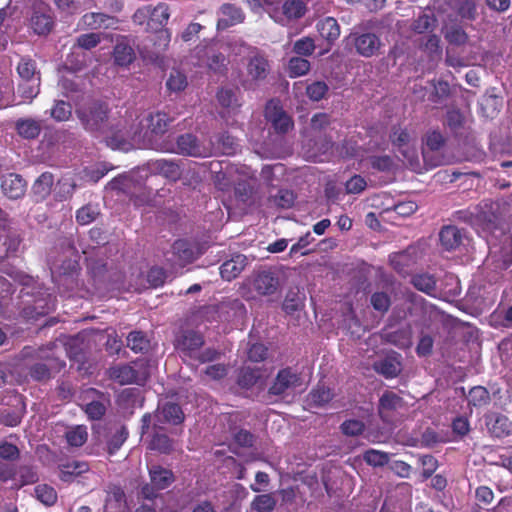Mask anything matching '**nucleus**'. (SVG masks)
I'll list each match as a JSON object with an SVG mask.
<instances>
[{
	"label": "nucleus",
	"instance_id": "f257e3e1",
	"mask_svg": "<svg viewBox=\"0 0 512 512\" xmlns=\"http://www.w3.org/2000/svg\"><path fill=\"white\" fill-rule=\"evenodd\" d=\"M83 127L99 137H104L112 149L127 150L129 143L121 131L114 132L108 119V106L102 102H91L76 110Z\"/></svg>",
	"mask_w": 512,
	"mask_h": 512
},
{
	"label": "nucleus",
	"instance_id": "f03ea898",
	"mask_svg": "<svg viewBox=\"0 0 512 512\" xmlns=\"http://www.w3.org/2000/svg\"><path fill=\"white\" fill-rule=\"evenodd\" d=\"M280 281L275 271L263 269L253 272L243 283V294L248 299L271 296L278 292Z\"/></svg>",
	"mask_w": 512,
	"mask_h": 512
},
{
	"label": "nucleus",
	"instance_id": "7ed1b4c3",
	"mask_svg": "<svg viewBox=\"0 0 512 512\" xmlns=\"http://www.w3.org/2000/svg\"><path fill=\"white\" fill-rule=\"evenodd\" d=\"M213 146V142L209 145L201 144L197 138L190 133L179 136L176 141V146L167 143H149V147L155 150L202 158L212 155L214 150Z\"/></svg>",
	"mask_w": 512,
	"mask_h": 512
},
{
	"label": "nucleus",
	"instance_id": "20e7f679",
	"mask_svg": "<svg viewBox=\"0 0 512 512\" xmlns=\"http://www.w3.org/2000/svg\"><path fill=\"white\" fill-rule=\"evenodd\" d=\"M204 344L201 334L195 331H185L177 341V349L183 357L197 359L201 363L217 359L219 353L215 349L207 348L200 351Z\"/></svg>",
	"mask_w": 512,
	"mask_h": 512
},
{
	"label": "nucleus",
	"instance_id": "39448f33",
	"mask_svg": "<svg viewBox=\"0 0 512 512\" xmlns=\"http://www.w3.org/2000/svg\"><path fill=\"white\" fill-rule=\"evenodd\" d=\"M150 372L143 361L134 362V365H118L108 370L109 377L121 385L144 384Z\"/></svg>",
	"mask_w": 512,
	"mask_h": 512
},
{
	"label": "nucleus",
	"instance_id": "423d86ee",
	"mask_svg": "<svg viewBox=\"0 0 512 512\" xmlns=\"http://www.w3.org/2000/svg\"><path fill=\"white\" fill-rule=\"evenodd\" d=\"M80 400L82 401L81 407L91 420L101 419L109 404L107 395L94 388L83 390L80 395Z\"/></svg>",
	"mask_w": 512,
	"mask_h": 512
},
{
	"label": "nucleus",
	"instance_id": "0eeeda50",
	"mask_svg": "<svg viewBox=\"0 0 512 512\" xmlns=\"http://www.w3.org/2000/svg\"><path fill=\"white\" fill-rule=\"evenodd\" d=\"M347 41L353 45L357 54L365 58L377 55L382 46L379 36L372 32L351 33Z\"/></svg>",
	"mask_w": 512,
	"mask_h": 512
},
{
	"label": "nucleus",
	"instance_id": "6e6552de",
	"mask_svg": "<svg viewBox=\"0 0 512 512\" xmlns=\"http://www.w3.org/2000/svg\"><path fill=\"white\" fill-rule=\"evenodd\" d=\"M300 386H302L300 375L291 368H284L277 373L268 393L275 396H285L291 394Z\"/></svg>",
	"mask_w": 512,
	"mask_h": 512
},
{
	"label": "nucleus",
	"instance_id": "1a4fd4ad",
	"mask_svg": "<svg viewBox=\"0 0 512 512\" xmlns=\"http://www.w3.org/2000/svg\"><path fill=\"white\" fill-rule=\"evenodd\" d=\"M197 256L198 254L190 242L179 239L173 243L170 250L166 253V260L172 266L184 267L192 263Z\"/></svg>",
	"mask_w": 512,
	"mask_h": 512
},
{
	"label": "nucleus",
	"instance_id": "9d476101",
	"mask_svg": "<svg viewBox=\"0 0 512 512\" xmlns=\"http://www.w3.org/2000/svg\"><path fill=\"white\" fill-rule=\"evenodd\" d=\"M265 118L278 133L284 134L293 128L291 117L283 110L277 100H270L266 104Z\"/></svg>",
	"mask_w": 512,
	"mask_h": 512
},
{
	"label": "nucleus",
	"instance_id": "9b49d317",
	"mask_svg": "<svg viewBox=\"0 0 512 512\" xmlns=\"http://www.w3.org/2000/svg\"><path fill=\"white\" fill-rule=\"evenodd\" d=\"M112 59L119 67H128L136 59L134 40L131 36L119 35L112 52Z\"/></svg>",
	"mask_w": 512,
	"mask_h": 512
},
{
	"label": "nucleus",
	"instance_id": "f8f14e48",
	"mask_svg": "<svg viewBox=\"0 0 512 512\" xmlns=\"http://www.w3.org/2000/svg\"><path fill=\"white\" fill-rule=\"evenodd\" d=\"M444 144V138L441 133L432 131L426 136V147L423 148L422 155L425 164L429 168H434L443 163V158L438 155V151Z\"/></svg>",
	"mask_w": 512,
	"mask_h": 512
},
{
	"label": "nucleus",
	"instance_id": "ddd939ff",
	"mask_svg": "<svg viewBox=\"0 0 512 512\" xmlns=\"http://www.w3.org/2000/svg\"><path fill=\"white\" fill-rule=\"evenodd\" d=\"M30 24L33 31L38 35L49 33L53 26L51 9L44 3L35 4Z\"/></svg>",
	"mask_w": 512,
	"mask_h": 512
},
{
	"label": "nucleus",
	"instance_id": "4468645a",
	"mask_svg": "<svg viewBox=\"0 0 512 512\" xmlns=\"http://www.w3.org/2000/svg\"><path fill=\"white\" fill-rule=\"evenodd\" d=\"M1 190L4 196L10 200H17L25 195L27 182L16 173H9L1 176Z\"/></svg>",
	"mask_w": 512,
	"mask_h": 512
},
{
	"label": "nucleus",
	"instance_id": "2eb2a0df",
	"mask_svg": "<svg viewBox=\"0 0 512 512\" xmlns=\"http://www.w3.org/2000/svg\"><path fill=\"white\" fill-rule=\"evenodd\" d=\"M118 23L117 17L102 12H88L81 18L82 27L90 30L116 29Z\"/></svg>",
	"mask_w": 512,
	"mask_h": 512
},
{
	"label": "nucleus",
	"instance_id": "dca6fc26",
	"mask_svg": "<svg viewBox=\"0 0 512 512\" xmlns=\"http://www.w3.org/2000/svg\"><path fill=\"white\" fill-rule=\"evenodd\" d=\"M269 71L270 65L268 60L264 55L255 52V54L250 57L247 64V75L250 80L245 84V87L250 88L251 82L263 81L269 74Z\"/></svg>",
	"mask_w": 512,
	"mask_h": 512
},
{
	"label": "nucleus",
	"instance_id": "f3484780",
	"mask_svg": "<svg viewBox=\"0 0 512 512\" xmlns=\"http://www.w3.org/2000/svg\"><path fill=\"white\" fill-rule=\"evenodd\" d=\"M65 363L56 357L49 356L44 362H37L30 367V376L37 381H45L51 378L52 374L59 372Z\"/></svg>",
	"mask_w": 512,
	"mask_h": 512
},
{
	"label": "nucleus",
	"instance_id": "a211bd4d",
	"mask_svg": "<svg viewBox=\"0 0 512 512\" xmlns=\"http://www.w3.org/2000/svg\"><path fill=\"white\" fill-rule=\"evenodd\" d=\"M316 28L320 36L328 43V47L323 52H321L322 55L328 52L331 48V45L339 38L340 26L335 18L325 17L317 22Z\"/></svg>",
	"mask_w": 512,
	"mask_h": 512
},
{
	"label": "nucleus",
	"instance_id": "6ab92c4d",
	"mask_svg": "<svg viewBox=\"0 0 512 512\" xmlns=\"http://www.w3.org/2000/svg\"><path fill=\"white\" fill-rule=\"evenodd\" d=\"M248 265V258L243 254H236L220 266L221 277L231 281L238 277Z\"/></svg>",
	"mask_w": 512,
	"mask_h": 512
},
{
	"label": "nucleus",
	"instance_id": "aec40b11",
	"mask_svg": "<svg viewBox=\"0 0 512 512\" xmlns=\"http://www.w3.org/2000/svg\"><path fill=\"white\" fill-rule=\"evenodd\" d=\"M219 15L217 23L219 29H226L230 26L241 23L244 19L242 10L232 4L222 5Z\"/></svg>",
	"mask_w": 512,
	"mask_h": 512
},
{
	"label": "nucleus",
	"instance_id": "412c9836",
	"mask_svg": "<svg viewBox=\"0 0 512 512\" xmlns=\"http://www.w3.org/2000/svg\"><path fill=\"white\" fill-rule=\"evenodd\" d=\"M502 103V98L496 95L494 90L487 91L479 101L482 115L486 118H494L499 113Z\"/></svg>",
	"mask_w": 512,
	"mask_h": 512
},
{
	"label": "nucleus",
	"instance_id": "4be33fe9",
	"mask_svg": "<svg viewBox=\"0 0 512 512\" xmlns=\"http://www.w3.org/2000/svg\"><path fill=\"white\" fill-rule=\"evenodd\" d=\"M391 140L394 145L399 147L400 152L412 165L414 158L416 157V152L414 149L409 147V143L411 140L410 134L404 129L397 128L393 131L391 135Z\"/></svg>",
	"mask_w": 512,
	"mask_h": 512
},
{
	"label": "nucleus",
	"instance_id": "5701e85b",
	"mask_svg": "<svg viewBox=\"0 0 512 512\" xmlns=\"http://www.w3.org/2000/svg\"><path fill=\"white\" fill-rule=\"evenodd\" d=\"M170 17L169 7L166 3H158L156 6L150 5L148 30L163 29Z\"/></svg>",
	"mask_w": 512,
	"mask_h": 512
},
{
	"label": "nucleus",
	"instance_id": "b1692460",
	"mask_svg": "<svg viewBox=\"0 0 512 512\" xmlns=\"http://www.w3.org/2000/svg\"><path fill=\"white\" fill-rule=\"evenodd\" d=\"M464 234L462 231L453 225L445 226L439 233L441 245L446 250H454L462 243Z\"/></svg>",
	"mask_w": 512,
	"mask_h": 512
},
{
	"label": "nucleus",
	"instance_id": "393cba45",
	"mask_svg": "<svg viewBox=\"0 0 512 512\" xmlns=\"http://www.w3.org/2000/svg\"><path fill=\"white\" fill-rule=\"evenodd\" d=\"M156 418L160 423L179 424L184 419V413L181 407L175 403H166L157 411Z\"/></svg>",
	"mask_w": 512,
	"mask_h": 512
},
{
	"label": "nucleus",
	"instance_id": "a878e982",
	"mask_svg": "<svg viewBox=\"0 0 512 512\" xmlns=\"http://www.w3.org/2000/svg\"><path fill=\"white\" fill-rule=\"evenodd\" d=\"M152 170L171 181H177L181 177L179 165L166 159H158L152 163Z\"/></svg>",
	"mask_w": 512,
	"mask_h": 512
},
{
	"label": "nucleus",
	"instance_id": "bb28decb",
	"mask_svg": "<svg viewBox=\"0 0 512 512\" xmlns=\"http://www.w3.org/2000/svg\"><path fill=\"white\" fill-rule=\"evenodd\" d=\"M54 177L49 172L42 173L32 186V193L37 201L44 200L51 193Z\"/></svg>",
	"mask_w": 512,
	"mask_h": 512
},
{
	"label": "nucleus",
	"instance_id": "cd10ccee",
	"mask_svg": "<svg viewBox=\"0 0 512 512\" xmlns=\"http://www.w3.org/2000/svg\"><path fill=\"white\" fill-rule=\"evenodd\" d=\"M390 264L398 273L405 275L415 264V258L410 250H405L390 255Z\"/></svg>",
	"mask_w": 512,
	"mask_h": 512
},
{
	"label": "nucleus",
	"instance_id": "c85d7f7f",
	"mask_svg": "<svg viewBox=\"0 0 512 512\" xmlns=\"http://www.w3.org/2000/svg\"><path fill=\"white\" fill-rule=\"evenodd\" d=\"M149 474L153 487L159 490L167 488L174 481L173 473L161 466H152Z\"/></svg>",
	"mask_w": 512,
	"mask_h": 512
},
{
	"label": "nucleus",
	"instance_id": "c756f323",
	"mask_svg": "<svg viewBox=\"0 0 512 512\" xmlns=\"http://www.w3.org/2000/svg\"><path fill=\"white\" fill-rule=\"evenodd\" d=\"M375 371L386 378L396 377L401 371L400 362L393 357H387L374 363Z\"/></svg>",
	"mask_w": 512,
	"mask_h": 512
},
{
	"label": "nucleus",
	"instance_id": "7c9ffc66",
	"mask_svg": "<svg viewBox=\"0 0 512 512\" xmlns=\"http://www.w3.org/2000/svg\"><path fill=\"white\" fill-rule=\"evenodd\" d=\"M128 437V431L124 426L116 425L110 428L107 440V449L109 454H114L120 449Z\"/></svg>",
	"mask_w": 512,
	"mask_h": 512
},
{
	"label": "nucleus",
	"instance_id": "2f4dec72",
	"mask_svg": "<svg viewBox=\"0 0 512 512\" xmlns=\"http://www.w3.org/2000/svg\"><path fill=\"white\" fill-rule=\"evenodd\" d=\"M411 283L413 286L430 296L436 295V280L432 274L429 273H420L416 274L412 277Z\"/></svg>",
	"mask_w": 512,
	"mask_h": 512
},
{
	"label": "nucleus",
	"instance_id": "473e14b6",
	"mask_svg": "<svg viewBox=\"0 0 512 512\" xmlns=\"http://www.w3.org/2000/svg\"><path fill=\"white\" fill-rule=\"evenodd\" d=\"M148 128L153 134H164L172 121L171 118L164 112H157L150 114L148 117Z\"/></svg>",
	"mask_w": 512,
	"mask_h": 512
},
{
	"label": "nucleus",
	"instance_id": "72a5a7b5",
	"mask_svg": "<svg viewBox=\"0 0 512 512\" xmlns=\"http://www.w3.org/2000/svg\"><path fill=\"white\" fill-rule=\"evenodd\" d=\"M277 500L272 493L257 495L251 502V509L256 512H272Z\"/></svg>",
	"mask_w": 512,
	"mask_h": 512
},
{
	"label": "nucleus",
	"instance_id": "f704fd0d",
	"mask_svg": "<svg viewBox=\"0 0 512 512\" xmlns=\"http://www.w3.org/2000/svg\"><path fill=\"white\" fill-rule=\"evenodd\" d=\"M127 346L136 353H143L150 348V340L143 332L133 331L127 336Z\"/></svg>",
	"mask_w": 512,
	"mask_h": 512
},
{
	"label": "nucleus",
	"instance_id": "c9c22d12",
	"mask_svg": "<svg viewBox=\"0 0 512 512\" xmlns=\"http://www.w3.org/2000/svg\"><path fill=\"white\" fill-rule=\"evenodd\" d=\"M444 38L452 45H464L468 35L459 25H450L443 28Z\"/></svg>",
	"mask_w": 512,
	"mask_h": 512
},
{
	"label": "nucleus",
	"instance_id": "e433bc0d",
	"mask_svg": "<svg viewBox=\"0 0 512 512\" xmlns=\"http://www.w3.org/2000/svg\"><path fill=\"white\" fill-rule=\"evenodd\" d=\"M188 85L186 75L179 69H172L166 81V87L170 92L178 93Z\"/></svg>",
	"mask_w": 512,
	"mask_h": 512
},
{
	"label": "nucleus",
	"instance_id": "4c0bfd02",
	"mask_svg": "<svg viewBox=\"0 0 512 512\" xmlns=\"http://www.w3.org/2000/svg\"><path fill=\"white\" fill-rule=\"evenodd\" d=\"M149 448L160 453L168 454L174 450V443L166 434L156 432L149 442Z\"/></svg>",
	"mask_w": 512,
	"mask_h": 512
},
{
	"label": "nucleus",
	"instance_id": "58836bf2",
	"mask_svg": "<svg viewBox=\"0 0 512 512\" xmlns=\"http://www.w3.org/2000/svg\"><path fill=\"white\" fill-rule=\"evenodd\" d=\"M89 470V466L85 462L73 461L63 465L60 471V479L62 481H70L73 477L79 476Z\"/></svg>",
	"mask_w": 512,
	"mask_h": 512
},
{
	"label": "nucleus",
	"instance_id": "ea45409f",
	"mask_svg": "<svg viewBox=\"0 0 512 512\" xmlns=\"http://www.w3.org/2000/svg\"><path fill=\"white\" fill-rule=\"evenodd\" d=\"M283 15L288 19H299L306 11V6L301 0H287L283 6Z\"/></svg>",
	"mask_w": 512,
	"mask_h": 512
},
{
	"label": "nucleus",
	"instance_id": "a19ab883",
	"mask_svg": "<svg viewBox=\"0 0 512 512\" xmlns=\"http://www.w3.org/2000/svg\"><path fill=\"white\" fill-rule=\"evenodd\" d=\"M17 130L22 137L33 139L39 135L41 126L39 122L33 119H24L17 122Z\"/></svg>",
	"mask_w": 512,
	"mask_h": 512
},
{
	"label": "nucleus",
	"instance_id": "79ce46f5",
	"mask_svg": "<svg viewBox=\"0 0 512 512\" xmlns=\"http://www.w3.org/2000/svg\"><path fill=\"white\" fill-rule=\"evenodd\" d=\"M403 405L402 398L391 391H386L379 400L380 414L383 411H392L401 408Z\"/></svg>",
	"mask_w": 512,
	"mask_h": 512
},
{
	"label": "nucleus",
	"instance_id": "37998d69",
	"mask_svg": "<svg viewBox=\"0 0 512 512\" xmlns=\"http://www.w3.org/2000/svg\"><path fill=\"white\" fill-rule=\"evenodd\" d=\"M155 34L151 41L153 42L154 53L156 55L165 52L171 41V32L168 29L154 30Z\"/></svg>",
	"mask_w": 512,
	"mask_h": 512
},
{
	"label": "nucleus",
	"instance_id": "c03bdc74",
	"mask_svg": "<svg viewBox=\"0 0 512 512\" xmlns=\"http://www.w3.org/2000/svg\"><path fill=\"white\" fill-rule=\"evenodd\" d=\"M490 402V394L485 387H473L468 394V403L475 407H482Z\"/></svg>",
	"mask_w": 512,
	"mask_h": 512
},
{
	"label": "nucleus",
	"instance_id": "a18cd8bd",
	"mask_svg": "<svg viewBox=\"0 0 512 512\" xmlns=\"http://www.w3.org/2000/svg\"><path fill=\"white\" fill-rule=\"evenodd\" d=\"M295 200L294 193L287 189H280L275 195H271L269 201L277 207L288 209Z\"/></svg>",
	"mask_w": 512,
	"mask_h": 512
},
{
	"label": "nucleus",
	"instance_id": "49530a36",
	"mask_svg": "<svg viewBox=\"0 0 512 512\" xmlns=\"http://www.w3.org/2000/svg\"><path fill=\"white\" fill-rule=\"evenodd\" d=\"M333 396L334 394L332 391L324 385H318L309 394L311 403L317 406H323L327 404L333 398Z\"/></svg>",
	"mask_w": 512,
	"mask_h": 512
},
{
	"label": "nucleus",
	"instance_id": "de8ad7c7",
	"mask_svg": "<svg viewBox=\"0 0 512 512\" xmlns=\"http://www.w3.org/2000/svg\"><path fill=\"white\" fill-rule=\"evenodd\" d=\"M436 26V18L432 13H423L412 24V29L416 33H424L432 30Z\"/></svg>",
	"mask_w": 512,
	"mask_h": 512
},
{
	"label": "nucleus",
	"instance_id": "09e8293b",
	"mask_svg": "<svg viewBox=\"0 0 512 512\" xmlns=\"http://www.w3.org/2000/svg\"><path fill=\"white\" fill-rule=\"evenodd\" d=\"M217 149L226 155H233L236 153L239 145L236 139L228 134H221L216 139Z\"/></svg>",
	"mask_w": 512,
	"mask_h": 512
},
{
	"label": "nucleus",
	"instance_id": "8fccbe9b",
	"mask_svg": "<svg viewBox=\"0 0 512 512\" xmlns=\"http://www.w3.org/2000/svg\"><path fill=\"white\" fill-rule=\"evenodd\" d=\"M363 459L370 466L382 467L389 462V454L379 450L370 449L364 453Z\"/></svg>",
	"mask_w": 512,
	"mask_h": 512
},
{
	"label": "nucleus",
	"instance_id": "3c124183",
	"mask_svg": "<svg viewBox=\"0 0 512 512\" xmlns=\"http://www.w3.org/2000/svg\"><path fill=\"white\" fill-rule=\"evenodd\" d=\"M40 78H33L32 81H21L18 85V92L24 99H33L39 93Z\"/></svg>",
	"mask_w": 512,
	"mask_h": 512
},
{
	"label": "nucleus",
	"instance_id": "603ef678",
	"mask_svg": "<svg viewBox=\"0 0 512 512\" xmlns=\"http://www.w3.org/2000/svg\"><path fill=\"white\" fill-rule=\"evenodd\" d=\"M310 69V62L301 57H293L288 64L290 77H299L306 74Z\"/></svg>",
	"mask_w": 512,
	"mask_h": 512
},
{
	"label": "nucleus",
	"instance_id": "864d4df0",
	"mask_svg": "<svg viewBox=\"0 0 512 512\" xmlns=\"http://www.w3.org/2000/svg\"><path fill=\"white\" fill-rule=\"evenodd\" d=\"M17 71L21 81H32L33 78H40L39 73L36 72L35 63L30 59H22L18 64Z\"/></svg>",
	"mask_w": 512,
	"mask_h": 512
},
{
	"label": "nucleus",
	"instance_id": "5fc2aeb1",
	"mask_svg": "<svg viewBox=\"0 0 512 512\" xmlns=\"http://www.w3.org/2000/svg\"><path fill=\"white\" fill-rule=\"evenodd\" d=\"M35 495L39 501L47 506L53 505L57 500L55 489L45 484L35 487Z\"/></svg>",
	"mask_w": 512,
	"mask_h": 512
},
{
	"label": "nucleus",
	"instance_id": "6e6d98bb",
	"mask_svg": "<svg viewBox=\"0 0 512 512\" xmlns=\"http://www.w3.org/2000/svg\"><path fill=\"white\" fill-rule=\"evenodd\" d=\"M125 504V493L119 487H113L108 492L106 498V507L110 509L121 510Z\"/></svg>",
	"mask_w": 512,
	"mask_h": 512
},
{
	"label": "nucleus",
	"instance_id": "4d7b16f0",
	"mask_svg": "<svg viewBox=\"0 0 512 512\" xmlns=\"http://www.w3.org/2000/svg\"><path fill=\"white\" fill-rule=\"evenodd\" d=\"M102 40L101 33H86L81 34L76 39V46L85 50H90L96 47Z\"/></svg>",
	"mask_w": 512,
	"mask_h": 512
},
{
	"label": "nucleus",
	"instance_id": "13d9d810",
	"mask_svg": "<svg viewBox=\"0 0 512 512\" xmlns=\"http://www.w3.org/2000/svg\"><path fill=\"white\" fill-rule=\"evenodd\" d=\"M259 378L260 371L258 369L245 367L240 372L238 383L243 388H250L256 384Z\"/></svg>",
	"mask_w": 512,
	"mask_h": 512
},
{
	"label": "nucleus",
	"instance_id": "bf43d9fd",
	"mask_svg": "<svg viewBox=\"0 0 512 512\" xmlns=\"http://www.w3.org/2000/svg\"><path fill=\"white\" fill-rule=\"evenodd\" d=\"M99 211L93 205H86L80 208L76 213V220L81 225H88L98 216Z\"/></svg>",
	"mask_w": 512,
	"mask_h": 512
},
{
	"label": "nucleus",
	"instance_id": "052dcab7",
	"mask_svg": "<svg viewBox=\"0 0 512 512\" xmlns=\"http://www.w3.org/2000/svg\"><path fill=\"white\" fill-rule=\"evenodd\" d=\"M69 445L74 447L82 446L87 440V431L83 426H77L66 433Z\"/></svg>",
	"mask_w": 512,
	"mask_h": 512
},
{
	"label": "nucleus",
	"instance_id": "680f3d73",
	"mask_svg": "<svg viewBox=\"0 0 512 512\" xmlns=\"http://www.w3.org/2000/svg\"><path fill=\"white\" fill-rule=\"evenodd\" d=\"M72 114V107L69 103L59 100L51 109V116L56 121H66Z\"/></svg>",
	"mask_w": 512,
	"mask_h": 512
},
{
	"label": "nucleus",
	"instance_id": "e2e57ef3",
	"mask_svg": "<svg viewBox=\"0 0 512 512\" xmlns=\"http://www.w3.org/2000/svg\"><path fill=\"white\" fill-rule=\"evenodd\" d=\"M388 342L400 348H407L411 345L410 333L406 330H398L386 335Z\"/></svg>",
	"mask_w": 512,
	"mask_h": 512
},
{
	"label": "nucleus",
	"instance_id": "0e129e2a",
	"mask_svg": "<svg viewBox=\"0 0 512 512\" xmlns=\"http://www.w3.org/2000/svg\"><path fill=\"white\" fill-rule=\"evenodd\" d=\"M303 307L300 296L295 292H289L283 302L282 308L286 314H293Z\"/></svg>",
	"mask_w": 512,
	"mask_h": 512
},
{
	"label": "nucleus",
	"instance_id": "69168bd1",
	"mask_svg": "<svg viewBox=\"0 0 512 512\" xmlns=\"http://www.w3.org/2000/svg\"><path fill=\"white\" fill-rule=\"evenodd\" d=\"M315 50V42L311 37L298 39L293 46V51L302 56H309Z\"/></svg>",
	"mask_w": 512,
	"mask_h": 512
},
{
	"label": "nucleus",
	"instance_id": "338daca9",
	"mask_svg": "<svg viewBox=\"0 0 512 512\" xmlns=\"http://www.w3.org/2000/svg\"><path fill=\"white\" fill-rule=\"evenodd\" d=\"M328 91V86L323 81H316L306 88L308 97L313 101L321 100Z\"/></svg>",
	"mask_w": 512,
	"mask_h": 512
},
{
	"label": "nucleus",
	"instance_id": "774afa93",
	"mask_svg": "<svg viewBox=\"0 0 512 512\" xmlns=\"http://www.w3.org/2000/svg\"><path fill=\"white\" fill-rule=\"evenodd\" d=\"M371 305L376 311L385 313L390 307V297L384 292H375L370 299Z\"/></svg>",
	"mask_w": 512,
	"mask_h": 512
}]
</instances>
